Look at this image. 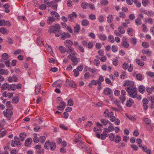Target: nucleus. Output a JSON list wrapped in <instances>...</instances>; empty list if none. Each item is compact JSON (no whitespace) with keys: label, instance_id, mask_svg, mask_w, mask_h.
<instances>
[{"label":"nucleus","instance_id":"obj_26","mask_svg":"<svg viewBox=\"0 0 154 154\" xmlns=\"http://www.w3.org/2000/svg\"><path fill=\"white\" fill-rule=\"evenodd\" d=\"M121 140V137L118 135H117L115 137L114 141L116 143H118Z\"/></svg>","mask_w":154,"mask_h":154},{"label":"nucleus","instance_id":"obj_16","mask_svg":"<svg viewBox=\"0 0 154 154\" xmlns=\"http://www.w3.org/2000/svg\"><path fill=\"white\" fill-rule=\"evenodd\" d=\"M51 14L53 17H55L57 20H59L60 18L59 15L56 12L52 11L51 12Z\"/></svg>","mask_w":154,"mask_h":154},{"label":"nucleus","instance_id":"obj_63","mask_svg":"<svg viewBox=\"0 0 154 154\" xmlns=\"http://www.w3.org/2000/svg\"><path fill=\"white\" fill-rule=\"evenodd\" d=\"M122 45L125 48H128L129 46V44L126 41H125L122 42Z\"/></svg>","mask_w":154,"mask_h":154},{"label":"nucleus","instance_id":"obj_23","mask_svg":"<svg viewBox=\"0 0 154 154\" xmlns=\"http://www.w3.org/2000/svg\"><path fill=\"white\" fill-rule=\"evenodd\" d=\"M50 146L51 150H54L55 149L56 147V145L54 142H52L50 143Z\"/></svg>","mask_w":154,"mask_h":154},{"label":"nucleus","instance_id":"obj_59","mask_svg":"<svg viewBox=\"0 0 154 154\" xmlns=\"http://www.w3.org/2000/svg\"><path fill=\"white\" fill-rule=\"evenodd\" d=\"M114 102L119 107H121L120 106V103L118 100L115 99L114 100Z\"/></svg>","mask_w":154,"mask_h":154},{"label":"nucleus","instance_id":"obj_48","mask_svg":"<svg viewBox=\"0 0 154 154\" xmlns=\"http://www.w3.org/2000/svg\"><path fill=\"white\" fill-rule=\"evenodd\" d=\"M120 78L121 79H125L127 77V75L126 74V72H122V74L120 75Z\"/></svg>","mask_w":154,"mask_h":154},{"label":"nucleus","instance_id":"obj_43","mask_svg":"<svg viewBox=\"0 0 154 154\" xmlns=\"http://www.w3.org/2000/svg\"><path fill=\"white\" fill-rule=\"evenodd\" d=\"M89 21L86 19L83 20L82 22V24L84 26H87L89 24Z\"/></svg>","mask_w":154,"mask_h":154},{"label":"nucleus","instance_id":"obj_53","mask_svg":"<svg viewBox=\"0 0 154 154\" xmlns=\"http://www.w3.org/2000/svg\"><path fill=\"white\" fill-rule=\"evenodd\" d=\"M119 16L122 18H125L126 16L125 14L123 12H120L119 13Z\"/></svg>","mask_w":154,"mask_h":154},{"label":"nucleus","instance_id":"obj_6","mask_svg":"<svg viewBox=\"0 0 154 154\" xmlns=\"http://www.w3.org/2000/svg\"><path fill=\"white\" fill-rule=\"evenodd\" d=\"M102 125L99 123H97V126L94 128V132H98V133H101L102 131Z\"/></svg>","mask_w":154,"mask_h":154},{"label":"nucleus","instance_id":"obj_22","mask_svg":"<svg viewBox=\"0 0 154 154\" xmlns=\"http://www.w3.org/2000/svg\"><path fill=\"white\" fill-rule=\"evenodd\" d=\"M139 92L141 94H143L144 93L145 88L144 86L143 85H140L139 87Z\"/></svg>","mask_w":154,"mask_h":154},{"label":"nucleus","instance_id":"obj_33","mask_svg":"<svg viewBox=\"0 0 154 154\" xmlns=\"http://www.w3.org/2000/svg\"><path fill=\"white\" fill-rule=\"evenodd\" d=\"M45 47L47 49L48 52H50L51 54L53 53V51L51 48L48 44L45 45Z\"/></svg>","mask_w":154,"mask_h":154},{"label":"nucleus","instance_id":"obj_64","mask_svg":"<svg viewBox=\"0 0 154 154\" xmlns=\"http://www.w3.org/2000/svg\"><path fill=\"white\" fill-rule=\"evenodd\" d=\"M146 14L148 16L151 17L154 15V12L152 11H148Z\"/></svg>","mask_w":154,"mask_h":154},{"label":"nucleus","instance_id":"obj_44","mask_svg":"<svg viewBox=\"0 0 154 154\" xmlns=\"http://www.w3.org/2000/svg\"><path fill=\"white\" fill-rule=\"evenodd\" d=\"M2 57L3 60H6L8 58V55L7 53H4L2 55Z\"/></svg>","mask_w":154,"mask_h":154},{"label":"nucleus","instance_id":"obj_38","mask_svg":"<svg viewBox=\"0 0 154 154\" xmlns=\"http://www.w3.org/2000/svg\"><path fill=\"white\" fill-rule=\"evenodd\" d=\"M6 134L5 130L4 129H1L0 131V137H3Z\"/></svg>","mask_w":154,"mask_h":154},{"label":"nucleus","instance_id":"obj_41","mask_svg":"<svg viewBox=\"0 0 154 154\" xmlns=\"http://www.w3.org/2000/svg\"><path fill=\"white\" fill-rule=\"evenodd\" d=\"M34 137L33 138L34 142L35 143H38V139L37 137V134H34Z\"/></svg>","mask_w":154,"mask_h":154},{"label":"nucleus","instance_id":"obj_51","mask_svg":"<svg viewBox=\"0 0 154 154\" xmlns=\"http://www.w3.org/2000/svg\"><path fill=\"white\" fill-rule=\"evenodd\" d=\"M145 23H149L152 24L153 23V20L151 18H149L145 19Z\"/></svg>","mask_w":154,"mask_h":154},{"label":"nucleus","instance_id":"obj_18","mask_svg":"<svg viewBox=\"0 0 154 154\" xmlns=\"http://www.w3.org/2000/svg\"><path fill=\"white\" fill-rule=\"evenodd\" d=\"M52 85L53 87H61L62 86V84L60 82L56 81L52 84Z\"/></svg>","mask_w":154,"mask_h":154},{"label":"nucleus","instance_id":"obj_35","mask_svg":"<svg viewBox=\"0 0 154 154\" xmlns=\"http://www.w3.org/2000/svg\"><path fill=\"white\" fill-rule=\"evenodd\" d=\"M46 140V137L44 136H41L39 138V142L42 143L45 142Z\"/></svg>","mask_w":154,"mask_h":154},{"label":"nucleus","instance_id":"obj_34","mask_svg":"<svg viewBox=\"0 0 154 154\" xmlns=\"http://www.w3.org/2000/svg\"><path fill=\"white\" fill-rule=\"evenodd\" d=\"M59 49L62 53H65L66 51V48L63 46H60L59 47Z\"/></svg>","mask_w":154,"mask_h":154},{"label":"nucleus","instance_id":"obj_40","mask_svg":"<svg viewBox=\"0 0 154 154\" xmlns=\"http://www.w3.org/2000/svg\"><path fill=\"white\" fill-rule=\"evenodd\" d=\"M69 49L67 50V52L68 53H71L70 54H73L74 53H76L74 50L73 48L70 47L69 48H68Z\"/></svg>","mask_w":154,"mask_h":154},{"label":"nucleus","instance_id":"obj_31","mask_svg":"<svg viewBox=\"0 0 154 154\" xmlns=\"http://www.w3.org/2000/svg\"><path fill=\"white\" fill-rule=\"evenodd\" d=\"M0 32L2 34L8 33V31L6 28L4 27H2L0 29Z\"/></svg>","mask_w":154,"mask_h":154},{"label":"nucleus","instance_id":"obj_46","mask_svg":"<svg viewBox=\"0 0 154 154\" xmlns=\"http://www.w3.org/2000/svg\"><path fill=\"white\" fill-rule=\"evenodd\" d=\"M127 118L129 119L132 120L134 121L136 119V117L135 116H128V115H126Z\"/></svg>","mask_w":154,"mask_h":154},{"label":"nucleus","instance_id":"obj_49","mask_svg":"<svg viewBox=\"0 0 154 154\" xmlns=\"http://www.w3.org/2000/svg\"><path fill=\"white\" fill-rule=\"evenodd\" d=\"M55 19L53 17H49L48 19V20L47 23L48 24H50L51 22H52L55 21Z\"/></svg>","mask_w":154,"mask_h":154},{"label":"nucleus","instance_id":"obj_27","mask_svg":"<svg viewBox=\"0 0 154 154\" xmlns=\"http://www.w3.org/2000/svg\"><path fill=\"white\" fill-rule=\"evenodd\" d=\"M136 63L140 66H143L144 64V63L143 61H141L140 59H137L136 60Z\"/></svg>","mask_w":154,"mask_h":154},{"label":"nucleus","instance_id":"obj_29","mask_svg":"<svg viewBox=\"0 0 154 154\" xmlns=\"http://www.w3.org/2000/svg\"><path fill=\"white\" fill-rule=\"evenodd\" d=\"M97 85V81L95 80H92L91 82L89 84V86L90 87H91V85Z\"/></svg>","mask_w":154,"mask_h":154},{"label":"nucleus","instance_id":"obj_56","mask_svg":"<svg viewBox=\"0 0 154 154\" xmlns=\"http://www.w3.org/2000/svg\"><path fill=\"white\" fill-rule=\"evenodd\" d=\"M104 79L103 78V76L102 75H101L99 77V78L97 80V83H101L102 82H103L104 81Z\"/></svg>","mask_w":154,"mask_h":154},{"label":"nucleus","instance_id":"obj_45","mask_svg":"<svg viewBox=\"0 0 154 154\" xmlns=\"http://www.w3.org/2000/svg\"><path fill=\"white\" fill-rule=\"evenodd\" d=\"M20 137L21 139L20 140L23 141L24 140V138L26 137V134L24 133H22L20 135Z\"/></svg>","mask_w":154,"mask_h":154},{"label":"nucleus","instance_id":"obj_4","mask_svg":"<svg viewBox=\"0 0 154 154\" xmlns=\"http://www.w3.org/2000/svg\"><path fill=\"white\" fill-rule=\"evenodd\" d=\"M105 116L106 117L109 118V120L110 121H113V119H114L115 116H114V113L113 112H109L108 109H106L104 112Z\"/></svg>","mask_w":154,"mask_h":154},{"label":"nucleus","instance_id":"obj_42","mask_svg":"<svg viewBox=\"0 0 154 154\" xmlns=\"http://www.w3.org/2000/svg\"><path fill=\"white\" fill-rule=\"evenodd\" d=\"M149 3V0H143L142 1V4L144 6H146Z\"/></svg>","mask_w":154,"mask_h":154},{"label":"nucleus","instance_id":"obj_36","mask_svg":"<svg viewBox=\"0 0 154 154\" xmlns=\"http://www.w3.org/2000/svg\"><path fill=\"white\" fill-rule=\"evenodd\" d=\"M101 122L105 126L106 125L110 122L108 120H106L105 119H103L101 120Z\"/></svg>","mask_w":154,"mask_h":154},{"label":"nucleus","instance_id":"obj_60","mask_svg":"<svg viewBox=\"0 0 154 154\" xmlns=\"http://www.w3.org/2000/svg\"><path fill=\"white\" fill-rule=\"evenodd\" d=\"M77 48L81 52L84 53L85 52L84 48L80 45H78Z\"/></svg>","mask_w":154,"mask_h":154},{"label":"nucleus","instance_id":"obj_3","mask_svg":"<svg viewBox=\"0 0 154 154\" xmlns=\"http://www.w3.org/2000/svg\"><path fill=\"white\" fill-rule=\"evenodd\" d=\"M77 54L76 53H74L73 54H69L67 56V58L70 59L73 62V65L75 66L77 63L80 62V59L79 58H77L76 56Z\"/></svg>","mask_w":154,"mask_h":154},{"label":"nucleus","instance_id":"obj_7","mask_svg":"<svg viewBox=\"0 0 154 154\" xmlns=\"http://www.w3.org/2000/svg\"><path fill=\"white\" fill-rule=\"evenodd\" d=\"M96 137L98 138H100L102 140H104L107 137V134L105 133V131H103L102 134H100L98 132H97L96 134Z\"/></svg>","mask_w":154,"mask_h":154},{"label":"nucleus","instance_id":"obj_24","mask_svg":"<svg viewBox=\"0 0 154 154\" xmlns=\"http://www.w3.org/2000/svg\"><path fill=\"white\" fill-rule=\"evenodd\" d=\"M32 140V139L30 138H28L25 141V145L26 146H29Z\"/></svg>","mask_w":154,"mask_h":154},{"label":"nucleus","instance_id":"obj_25","mask_svg":"<svg viewBox=\"0 0 154 154\" xmlns=\"http://www.w3.org/2000/svg\"><path fill=\"white\" fill-rule=\"evenodd\" d=\"M16 144L17 146L21 145V143L20 141V140L17 137H15L14 138Z\"/></svg>","mask_w":154,"mask_h":154},{"label":"nucleus","instance_id":"obj_5","mask_svg":"<svg viewBox=\"0 0 154 154\" xmlns=\"http://www.w3.org/2000/svg\"><path fill=\"white\" fill-rule=\"evenodd\" d=\"M3 114L8 120H10L13 115V112L10 109H7L6 111L3 112Z\"/></svg>","mask_w":154,"mask_h":154},{"label":"nucleus","instance_id":"obj_14","mask_svg":"<svg viewBox=\"0 0 154 154\" xmlns=\"http://www.w3.org/2000/svg\"><path fill=\"white\" fill-rule=\"evenodd\" d=\"M48 5L49 7H51L52 9H56L57 7V5L54 2H51L48 4Z\"/></svg>","mask_w":154,"mask_h":154},{"label":"nucleus","instance_id":"obj_39","mask_svg":"<svg viewBox=\"0 0 154 154\" xmlns=\"http://www.w3.org/2000/svg\"><path fill=\"white\" fill-rule=\"evenodd\" d=\"M109 137L110 140L111 141H113L114 140L115 135L114 134L111 133L109 134Z\"/></svg>","mask_w":154,"mask_h":154},{"label":"nucleus","instance_id":"obj_57","mask_svg":"<svg viewBox=\"0 0 154 154\" xmlns=\"http://www.w3.org/2000/svg\"><path fill=\"white\" fill-rule=\"evenodd\" d=\"M129 20L126 19L125 22L122 23V25L124 27H127V25L129 23Z\"/></svg>","mask_w":154,"mask_h":154},{"label":"nucleus","instance_id":"obj_62","mask_svg":"<svg viewBox=\"0 0 154 154\" xmlns=\"http://www.w3.org/2000/svg\"><path fill=\"white\" fill-rule=\"evenodd\" d=\"M136 77L137 79L138 80L140 81L142 79V76L140 74H137L136 75Z\"/></svg>","mask_w":154,"mask_h":154},{"label":"nucleus","instance_id":"obj_55","mask_svg":"<svg viewBox=\"0 0 154 154\" xmlns=\"http://www.w3.org/2000/svg\"><path fill=\"white\" fill-rule=\"evenodd\" d=\"M118 47L115 45H113L112 47V50L113 52H116L118 51Z\"/></svg>","mask_w":154,"mask_h":154},{"label":"nucleus","instance_id":"obj_37","mask_svg":"<svg viewBox=\"0 0 154 154\" xmlns=\"http://www.w3.org/2000/svg\"><path fill=\"white\" fill-rule=\"evenodd\" d=\"M113 19V16L112 15H108L107 18V21L109 23L112 22Z\"/></svg>","mask_w":154,"mask_h":154},{"label":"nucleus","instance_id":"obj_15","mask_svg":"<svg viewBox=\"0 0 154 154\" xmlns=\"http://www.w3.org/2000/svg\"><path fill=\"white\" fill-rule=\"evenodd\" d=\"M60 35L61 38L70 37V35L67 32H63L62 34L61 33Z\"/></svg>","mask_w":154,"mask_h":154},{"label":"nucleus","instance_id":"obj_54","mask_svg":"<svg viewBox=\"0 0 154 154\" xmlns=\"http://www.w3.org/2000/svg\"><path fill=\"white\" fill-rule=\"evenodd\" d=\"M142 46L146 48H147L149 47V44L146 42H143L142 43Z\"/></svg>","mask_w":154,"mask_h":154},{"label":"nucleus","instance_id":"obj_21","mask_svg":"<svg viewBox=\"0 0 154 154\" xmlns=\"http://www.w3.org/2000/svg\"><path fill=\"white\" fill-rule=\"evenodd\" d=\"M133 103V101L132 99L131 98H130L129 100L126 102V105L128 107H130Z\"/></svg>","mask_w":154,"mask_h":154},{"label":"nucleus","instance_id":"obj_17","mask_svg":"<svg viewBox=\"0 0 154 154\" xmlns=\"http://www.w3.org/2000/svg\"><path fill=\"white\" fill-rule=\"evenodd\" d=\"M77 14L75 12H73L72 14H69L68 15V17L70 19V20L72 21L73 18L76 17Z\"/></svg>","mask_w":154,"mask_h":154},{"label":"nucleus","instance_id":"obj_30","mask_svg":"<svg viewBox=\"0 0 154 154\" xmlns=\"http://www.w3.org/2000/svg\"><path fill=\"white\" fill-rule=\"evenodd\" d=\"M89 4L85 2H83L82 3L81 6L82 8L84 9H86L88 7V5Z\"/></svg>","mask_w":154,"mask_h":154},{"label":"nucleus","instance_id":"obj_32","mask_svg":"<svg viewBox=\"0 0 154 154\" xmlns=\"http://www.w3.org/2000/svg\"><path fill=\"white\" fill-rule=\"evenodd\" d=\"M114 119H113V121H111L112 122H114V123L115 125H119L120 123V121L118 118L116 119L115 117H114Z\"/></svg>","mask_w":154,"mask_h":154},{"label":"nucleus","instance_id":"obj_12","mask_svg":"<svg viewBox=\"0 0 154 154\" xmlns=\"http://www.w3.org/2000/svg\"><path fill=\"white\" fill-rule=\"evenodd\" d=\"M112 92V90L109 88H106L103 91V93L106 95H108L111 94Z\"/></svg>","mask_w":154,"mask_h":154},{"label":"nucleus","instance_id":"obj_1","mask_svg":"<svg viewBox=\"0 0 154 154\" xmlns=\"http://www.w3.org/2000/svg\"><path fill=\"white\" fill-rule=\"evenodd\" d=\"M49 31L50 33H55V36L56 37L60 36L61 33L60 26L59 24H55L54 26H52L49 29Z\"/></svg>","mask_w":154,"mask_h":154},{"label":"nucleus","instance_id":"obj_20","mask_svg":"<svg viewBox=\"0 0 154 154\" xmlns=\"http://www.w3.org/2000/svg\"><path fill=\"white\" fill-rule=\"evenodd\" d=\"M8 74V71L7 69H0V74L1 75H7Z\"/></svg>","mask_w":154,"mask_h":154},{"label":"nucleus","instance_id":"obj_28","mask_svg":"<svg viewBox=\"0 0 154 154\" xmlns=\"http://www.w3.org/2000/svg\"><path fill=\"white\" fill-rule=\"evenodd\" d=\"M9 87L10 91L11 90L14 91L17 89L16 85L14 84L10 85Z\"/></svg>","mask_w":154,"mask_h":154},{"label":"nucleus","instance_id":"obj_10","mask_svg":"<svg viewBox=\"0 0 154 154\" xmlns=\"http://www.w3.org/2000/svg\"><path fill=\"white\" fill-rule=\"evenodd\" d=\"M9 86L10 85L7 82H6L2 85L1 88L2 90H8V91H10Z\"/></svg>","mask_w":154,"mask_h":154},{"label":"nucleus","instance_id":"obj_2","mask_svg":"<svg viewBox=\"0 0 154 154\" xmlns=\"http://www.w3.org/2000/svg\"><path fill=\"white\" fill-rule=\"evenodd\" d=\"M125 90L128 93L130 97L133 98H136L137 96V89L136 88H132L129 87H126Z\"/></svg>","mask_w":154,"mask_h":154},{"label":"nucleus","instance_id":"obj_52","mask_svg":"<svg viewBox=\"0 0 154 154\" xmlns=\"http://www.w3.org/2000/svg\"><path fill=\"white\" fill-rule=\"evenodd\" d=\"M146 74L147 75L150 77L152 78L154 77V72H152L150 71H148L146 72Z\"/></svg>","mask_w":154,"mask_h":154},{"label":"nucleus","instance_id":"obj_50","mask_svg":"<svg viewBox=\"0 0 154 154\" xmlns=\"http://www.w3.org/2000/svg\"><path fill=\"white\" fill-rule=\"evenodd\" d=\"M119 31L121 33L124 34L125 33V29L122 26H119L118 28Z\"/></svg>","mask_w":154,"mask_h":154},{"label":"nucleus","instance_id":"obj_9","mask_svg":"<svg viewBox=\"0 0 154 154\" xmlns=\"http://www.w3.org/2000/svg\"><path fill=\"white\" fill-rule=\"evenodd\" d=\"M60 105L57 107L58 110L62 111L65 108L66 103L64 101H62L60 102Z\"/></svg>","mask_w":154,"mask_h":154},{"label":"nucleus","instance_id":"obj_8","mask_svg":"<svg viewBox=\"0 0 154 154\" xmlns=\"http://www.w3.org/2000/svg\"><path fill=\"white\" fill-rule=\"evenodd\" d=\"M124 86H129L128 87L131 88H135L134 86V84L132 81H129L128 80H127L124 84Z\"/></svg>","mask_w":154,"mask_h":154},{"label":"nucleus","instance_id":"obj_11","mask_svg":"<svg viewBox=\"0 0 154 154\" xmlns=\"http://www.w3.org/2000/svg\"><path fill=\"white\" fill-rule=\"evenodd\" d=\"M73 44L72 41L71 40H67L64 42V45L67 48H69Z\"/></svg>","mask_w":154,"mask_h":154},{"label":"nucleus","instance_id":"obj_13","mask_svg":"<svg viewBox=\"0 0 154 154\" xmlns=\"http://www.w3.org/2000/svg\"><path fill=\"white\" fill-rule=\"evenodd\" d=\"M66 82L68 84V85L67 86L69 87H72L74 88H76L77 87V85L74 84V82L68 79L66 80Z\"/></svg>","mask_w":154,"mask_h":154},{"label":"nucleus","instance_id":"obj_58","mask_svg":"<svg viewBox=\"0 0 154 154\" xmlns=\"http://www.w3.org/2000/svg\"><path fill=\"white\" fill-rule=\"evenodd\" d=\"M143 121L146 124H149L151 123L150 120L148 118H145L143 119Z\"/></svg>","mask_w":154,"mask_h":154},{"label":"nucleus","instance_id":"obj_19","mask_svg":"<svg viewBox=\"0 0 154 154\" xmlns=\"http://www.w3.org/2000/svg\"><path fill=\"white\" fill-rule=\"evenodd\" d=\"M74 32L75 33H78L80 30V27L79 25H76L74 27Z\"/></svg>","mask_w":154,"mask_h":154},{"label":"nucleus","instance_id":"obj_61","mask_svg":"<svg viewBox=\"0 0 154 154\" xmlns=\"http://www.w3.org/2000/svg\"><path fill=\"white\" fill-rule=\"evenodd\" d=\"M142 52L143 54H147L149 55H150L151 54V52L148 50H143L142 51Z\"/></svg>","mask_w":154,"mask_h":154},{"label":"nucleus","instance_id":"obj_47","mask_svg":"<svg viewBox=\"0 0 154 154\" xmlns=\"http://www.w3.org/2000/svg\"><path fill=\"white\" fill-rule=\"evenodd\" d=\"M135 22L137 25H139L141 24L142 21L140 19L137 18L135 19Z\"/></svg>","mask_w":154,"mask_h":154}]
</instances>
